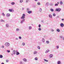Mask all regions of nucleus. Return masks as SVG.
I'll list each match as a JSON object with an SVG mask.
<instances>
[{
    "instance_id": "obj_5",
    "label": "nucleus",
    "mask_w": 64,
    "mask_h": 64,
    "mask_svg": "<svg viewBox=\"0 0 64 64\" xmlns=\"http://www.w3.org/2000/svg\"><path fill=\"white\" fill-rule=\"evenodd\" d=\"M24 21H25V19H22V20L20 22V23L21 24H22V23H23V22Z\"/></svg>"
},
{
    "instance_id": "obj_57",
    "label": "nucleus",
    "mask_w": 64,
    "mask_h": 64,
    "mask_svg": "<svg viewBox=\"0 0 64 64\" xmlns=\"http://www.w3.org/2000/svg\"><path fill=\"white\" fill-rule=\"evenodd\" d=\"M1 64H4V63L2 62V63Z\"/></svg>"
},
{
    "instance_id": "obj_51",
    "label": "nucleus",
    "mask_w": 64,
    "mask_h": 64,
    "mask_svg": "<svg viewBox=\"0 0 64 64\" xmlns=\"http://www.w3.org/2000/svg\"><path fill=\"white\" fill-rule=\"evenodd\" d=\"M2 14L3 16H5V14H4V13H3Z\"/></svg>"
},
{
    "instance_id": "obj_25",
    "label": "nucleus",
    "mask_w": 64,
    "mask_h": 64,
    "mask_svg": "<svg viewBox=\"0 0 64 64\" xmlns=\"http://www.w3.org/2000/svg\"><path fill=\"white\" fill-rule=\"evenodd\" d=\"M42 8H40V10H39V11L40 12H41L42 11Z\"/></svg>"
},
{
    "instance_id": "obj_28",
    "label": "nucleus",
    "mask_w": 64,
    "mask_h": 64,
    "mask_svg": "<svg viewBox=\"0 0 64 64\" xmlns=\"http://www.w3.org/2000/svg\"><path fill=\"white\" fill-rule=\"evenodd\" d=\"M22 45H23V46H24L25 45V43L24 42H23L22 43Z\"/></svg>"
},
{
    "instance_id": "obj_4",
    "label": "nucleus",
    "mask_w": 64,
    "mask_h": 64,
    "mask_svg": "<svg viewBox=\"0 0 64 64\" xmlns=\"http://www.w3.org/2000/svg\"><path fill=\"white\" fill-rule=\"evenodd\" d=\"M16 54L17 55H19V54H20V53L18 52V50H16Z\"/></svg>"
},
{
    "instance_id": "obj_35",
    "label": "nucleus",
    "mask_w": 64,
    "mask_h": 64,
    "mask_svg": "<svg viewBox=\"0 0 64 64\" xmlns=\"http://www.w3.org/2000/svg\"><path fill=\"white\" fill-rule=\"evenodd\" d=\"M58 4H55V6H58Z\"/></svg>"
},
{
    "instance_id": "obj_21",
    "label": "nucleus",
    "mask_w": 64,
    "mask_h": 64,
    "mask_svg": "<svg viewBox=\"0 0 64 64\" xmlns=\"http://www.w3.org/2000/svg\"><path fill=\"white\" fill-rule=\"evenodd\" d=\"M58 64H61V62H60V61H58Z\"/></svg>"
},
{
    "instance_id": "obj_19",
    "label": "nucleus",
    "mask_w": 64,
    "mask_h": 64,
    "mask_svg": "<svg viewBox=\"0 0 64 64\" xmlns=\"http://www.w3.org/2000/svg\"><path fill=\"white\" fill-rule=\"evenodd\" d=\"M32 13V11H28V13L29 14H30V13Z\"/></svg>"
},
{
    "instance_id": "obj_11",
    "label": "nucleus",
    "mask_w": 64,
    "mask_h": 64,
    "mask_svg": "<svg viewBox=\"0 0 64 64\" xmlns=\"http://www.w3.org/2000/svg\"><path fill=\"white\" fill-rule=\"evenodd\" d=\"M49 17L50 18H52V16L51 14H49Z\"/></svg>"
},
{
    "instance_id": "obj_17",
    "label": "nucleus",
    "mask_w": 64,
    "mask_h": 64,
    "mask_svg": "<svg viewBox=\"0 0 64 64\" xmlns=\"http://www.w3.org/2000/svg\"><path fill=\"white\" fill-rule=\"evenodd\" d=\"M49 51V50L48 49L45 52V53H48Z\"/></svg>"
},
{
    "instance_id": "obj_44",
    "label": "nucleus",
    "mask_w": 64,
    "mask_h": 64,
    "mask_svg": "<svg viewBox=\"0 0 64 64\" xmlns=\"http://www.w3.org/2000/svg\"><path fill=\"white\" fill-rule=\"evenodd\" d=\"M20 64H23V62H20Z\"/></svg>"
},
{
    "instance_id": "obj_13",
    "label": "nucleus",
    "mask_w": 64,
    "mask_h": 64,
    "mask_svg": "<svg viewBox=\"0 0 64 64\" xmlns=\"http://www.w3.org/2000/svg\"><path fill=\"white\" fill-rule=\"evenodd\" d=\"M49 57L50 58H52L53 57V54H50L49 55Z\"/></svg>"
},
{
    "instance_id": "obj_10",
    "label": "nucleus",
    "mask_w": 64,
    "mask_h": 64,
    "mask_svg": "<svg viewBox=\"0 0 64 64\" xmlns=\"http://www.w3.org/2000/svg\"><path fill=\"white\" fill-rule=\"evenodd\" d=\"M12 53L13 54H16V51H15V50H14L13 51Z\"/></svg>"
},
{
    "instance_id": "obj_29",
    "label": "nucleus",
    "mask_w": 64,
    "mask_h": 64,
    "mask_svg": "<svg viewBox=\"0 0 64 64\" xmlns=\"http://www.w3.org/2000/svg\"><path fill=\"white\" fill-rule=\"evenodd\" d=\"M0 58H3V56L2 55H0Z\"/></svg>"
},
{
    "instance_id": "obj_15",
    "label": "nucleus",
    "mask_w": 64,
    "mask_h": 64,
    "mask_svg": "<svg viewBox=\"0 0 64 64\" xmlns=\"http://www.w3.org/2000/svg\"><path fill=\"white\" fill-rule=\"evenodd\" d=\"M37 51H35V52H34L33 54H37Z\"/></svg>"
},
{
    "instance_id": "obj_60",
    "label": "nucleus",
    "mask_w": 64,
    "mask_h": 64,
    "mask_svg": "<svg viewBox=\"0 0 64 64\" xmlns=\"http://www.w3.org/2000/svg\"><path fill=\"white\" fill-rule=\"evenodd\" d=\"M12 56H13V54H12Z\"/></svg>"
},
{
    "instance_id": "obj_18",
    "label": "nucleus",
    "mask_w": 64,
    "mask_h": 64,
    "mask_svg": "<svg viewBox=\"0 0 64 64\" xmlns=\"http://www.w3.org/2000/svg\"><path fill=\"white\" fill-rule=\"evenodd\" d=\"M46 6H48L49 5V3L47 2L46 3Z\"/></svg>"
},
{
    "instance_id": "obj_59",
    "label": "nucleus",
    "mask_w": 64,
    "mask_h": 64,
    "mask_svg": "<svg viewBox=\"0 0 64 64\" xmlns=\"http://www.w3.org/2000/svg\"><path fill=\"white\" fill-rule=\"evenodd\" d=\"M35 1H37V0H35Z\"/></svg>"
},
{
    "instance_id": "obj_24",
    "label": "nucleus",
    "mask_w": 64,
    "mask_h": 64,
    "mask_svg": "<svg viewBox=\"0 0 64 64\" xmlns=\"http://www.w3.org/2000/svg\"><path fill=\"white\" fill-rule=\"evenodd\" d=\"M8 10L10 12H12V9H9Z\"/></svg>"
},
{
    "instance_id": "obj_42",
    "label": "nucleus",
    "mask_w": 64,
    "mask_h": 64,
    "mask_svg": "<svg viewBox=\"0 0 64 64\" xmlns=\"http://www.w3.org/2000/svg\"><path fill=\"white\" fill-rule=\"evenodd\" d=\"M46 43L48 44L49 43V42L48 41H46Z\"/></svg>"
},
{
    "instance_id": "obj_38",
    "label": "nucleus",
    "mask_w": 64,
    "mask_h": 64,
    "mask_svg": "<svg viewBox=\"0 0 64 64\" xmlns=\"http://www.w3.org/2000/svg\"><path fill=\"white\" fill-rule=\"evenodd\" d=\"M37 4L38 5H40V2H38V3Z\"/></svg>"
},
{
    "instance_id": "obj_39",
    "label": "nucleus",
    "mask_w": 64,
    "mask_h": 64,
    "mask_svg": "<svg viewBox=\"0 0 64 64\" xmlns=\"http://www.w3.org/2000/svg\"><path fill=\"white\" fill-rule=\"evenodd\" d=\"M60 38H63V36H60Z\"/></svg>"
},
{
    "instance_id": "obj_61",
    "label": "nucleus",
    "mask_w": 64,
    "mask_h": 64,
    "mask_svg": "<svg viewBox=\"0 0 64 64\" xmlns=\"http://www.w3.org/2000/svg\"><path fill=\"white\" fill-rule=\"evenodd\" d=\"M38 49H40V48H38Z\"/></svg>"
},
{
    "instance_id": "obj_7",
    "label": "nucleus",
    "mask_w": 64,
    "mask_h": 64,
    "mask_svg": "<svg viewBox=\"0 0 64 64\" xmlns=\"http://www.w3.org/2000/svg\"><path fill=\"white\" fill-rule=\"evenodd\" d=\"M60 25L61 27H64V24L63 23H62L60 24Z\"/></svg>"
},
{
    "instance_id": "obj_23",
    "label": "nucleus",
    "mask_w": 64,
    "mask_h": 64,
    "mask_svg": "<svg viewBox=\"0 0 64 64\" xmlns=\"http://www.w3.org/2000/svg\"><path fill=\"white\" fill-rule=\"evenodd\" d=\"M11 4L12 5H14V4H15V2H12L11 3Z\"/></svg>"
},
{
    "instance_id": "obj_52",
    "label": "nucleus",
    "mask_w": 64,
    "mask_h": 64,
    "mask_svg": "<svg viewBox=\"0 0 64 64\" xmlns=\"http://www.w3.org/2000/svg\"><path fill=\"white\" fill-rule=\"evenodd\" d=\"M16 40H18V38H16Z\"/></svg>"
},
{
    "instance_id": "obj_55",
    "label": "nucleus",
    "mask_w": 64,
    "mask_h": 64,
    "mask_svg": "<svg viewBox=\"0 0 64 64\" xmlns=\"http://www.w3.org/2000/svg\"><path fill=\"white\" fill-rule=\"evenodd\" d=\"M8 62V60H6V62Z\"/></svg>"
},
{
    "instance_id": "obj_54",
    "label": "nucleus",
    "mask_w": 64,
    "mask_h": 64,
    "mask_svg": "<svg viewBox=\"0 0 64 64\" xmlns=\"http://www.w3.org/2000/svg\"><path fill=\"white\" fill-rule=\"evenodd\" d=\"M62 21H64V19H62Z\"/></svg>"
},
{
    "instance_id": "obj_40",
    "label": "nucleus",
    "mask_w": 64,
    "mask_h": 64,
    "mask_svg": "<svg viewBox=\"0 0 64 64\" xmlns=\"http://www.w3.org/2000/svg\"><path fill=\"white\" fill-rule=\"evenodd\" d=\"M19 38L20 39H21L22 38L21 36H19Z\"/></svg>"
},
{
    "instance_id": "obj_48",
    "label": "nucleus",
    "mask_w": 64,
    "mask_h": 64,
    "mask_svg": "<svg viewBox=\"0 0 64 64\" xmlns=\"http://www.w3.org/2000/svg\"><path fill=\"white\" fill-rule=\"evenodd\" d=\"M1 47L2 48H3L4 47V46H2Z\"/></svg>"
},
{
    "instance_id": "obj_26",
    "label": "nucleus",
    "mask_w": 64,
    "mask_h": 64,
    "mask_svg": "<svg viewBox=\"0 0 64 64\" xmlns=\"http://www.w3.org/2000/svg\"><path fill=\"white\" fill-rule=\"evenodd\" d=\"M60 4L61 5H62V4H63V2H62V1H60Z\"/></svg>"
},
{
    "instance_id": "obj_45",
    "label": "nucleus",
    "mask_w": 64,
    "mask_h": 64,
    "mask_svg": "<svg viewBox=\"0 0 64 64\" xmlns=\"http://www.w3.org/2000/svg\"><path fill=\"white\" fill-rule=\"evenodd\" d=\"M41 21L42 22V23H44V20H42Z\"/></svg>"
},
{
    "instance_id": "obj_56",
    "label": "nucleus",
    "mask_w": 64,
    "mask_h": 64,
    "mask_svg": "<svg viewBox=\"0 0 64 64\" xmlns=\"http://www.w3.org/2000/svg\"><path fill=\"white\" fill-rule=\"evenodd\" d=\"M50 5H53V4H50Z\"/></svg>"
},
{
    "instance_id": "obj_33",
    "label": "nucleus",
    "mask_w": 64,
    "mask_h": 64,
    "mask_svg": "<svg viewBox=\"0 0 64 64\" xmlns=\"http://www.w3.org/2000/svg\"><path fill=\"white\" fill-rule=\"evenodd\" d=\"M44 60L45 61H46V62H48V60H46L45 59H44Z\"/></svg>"
},
{
    "instance_id": "obj_8",
    "label": "nucleus",
    "mask_w": 64,
    "mask_h": 64,
    "mask_svg": "<svg viewBox=\"0 0 64 64\" xmlns=\"http://www.w3.org/2000/svg\"><path fill=\"white\" fill-rule=\"evenodd\" d=\"M23 60L24 61V62H27V59L25 58L23 59Z\"/></svg>"
},
{
    "instance_id": "obj_34",
    "label": "nucleus",
    "mask_w": 64,
    "mask_h": 64,
    "mask_svg": "<svg viewBox=\"0 0 64 64\" xmlns=\"http://www.w3.org/2000/svg\"><path fill=\"white\" fill-rule=\"evenodd\" d=\"M29 1V0H26V3H28V2Z\"/></svg>"
},
{
    "instance_id": "obj_9",
    "label": "nucleus",
    "mask_w": 64,
    "mask_h": 64,
    "mask_svg": "<svg viewBox=\"0 0 64 64\" xmlns=\"http://www.w3.org/2000/svg\"><path fill=\"white\" fill-rule=\"evenodd\" d=\"M16 30L17 32H18V31H20V29L18 28H16Z\"/></svg>"
},
{
    "instance_id": "obj_49",
    "label": "nucleus",
    "mask_w": 64,
    "mask_h": 64,
    "mask_svg": "<svg viewBox=\"0 0 64 64\" xmlns=\"http://www.w3.org/2000/svg\"><path fill=\"white\" fill-rule=\"evenodd\" d=\"M27 11H29L30 10L29 9V8H27Z\"/></svg>"
},
{
    "instance_id": "obj_3",
    "label": "nucleus",
    "mask_w": 64,
    "mask_h": 64,
    "mask_svg": "<svg viewBox=\"0 0 64 64\" xmlns=\"http://www.w3.org/2000/svg\"><path fill=\"white\" fill-rule=\"evenodd\" d=\"M61 9L60 8H58L56 9V11L58 12H60V11H61Z\"/></svg>"
},
{
    "instance_id": "obj_36",
    "label": "nucleus",
    "mask_w": 64,
    "mask_h": 64,
    "mask_svg": "<svg viewBox=\"0 0 64 64\" xmlns=\"http://www.w3.org/2000/svg\"><path fill=\"white\" fill-rule=\"evenodd\" d=\"M53 16H56V14H55L54 13L53 14Z\"/></svg>"
},
{
    "instance_id": "obj_2",
    "label": "nucleus",
    "mask_w": 64,
    "mask_h": 64,
    "mask_svg": "<svg viewBox=\"0 0 64 64\" xmlns=\"http://www.w3.org/2000/svg\"><path fill=\"white\" fill-rule=\"evenodd\" d=\"M25 18V14H23L22 16L21 17V19H24Z\"/></svg>"
},
{
    "instance_id": "obj_20",
    "label": "nucleus",
    "mask_w": 64,
    "mask_h": 64,
    "mask_svg": "<svg viewBox=\"0 0 64 64\" xmlns=\"http://www.w3.org/2000/svg\"><path fill=\"white\" fill-rule=\"evenodd\" d=\"M0 21L1 22H5V21L3 19H1L0 20Z\"/></svg>"
},
{
    "instance_id": "obj_27",
    "label": "nucleus",
    "mask_w": 64,
    "mask_h": 64,
    "mask_svg": "<svg viewBox=\"0 0 64 64\" xmlns=\"http://www.w3.org/2000/svg\"><path fill=\"white\" fill-rule=\"evenodd\" d=\"M23 2V0H20V3H22Z\"/></svg>"
},
{
    "instance_id": "obj_58",
    "label": "nucleus",
    "mask_w": 64,
    "mask_h": 64,
    "mask_svg": "<svg viewBox=\"0 0 64 64\" xmlns=\"http://www.w3.org/2000/svg\"><path fill=\"white\" fill-rule=\"evenodd\" d=\"M57 4H59V2H57Z\"/></svg>"
},
{
    "instance_id": "obj_46",
    "label": "nucleus",
    "mask_w": 64,
    "mask_h": 64,
    "mask_svg": "<svg viewBox=\"0 0 64 64\" xmlns=\"http://www.w3.org/2000/svg\"><path fill=\"white\" fill-rule=\"evenodd\" d=\"M54 31V30H53V29H52L51 30V31L52 32H53V31Z\"/></svg>"
},
{
    "instance_id": "obj_12",
    "label": "nucleus",
    "mask_w": 64,
    "mask_h": 64,
    "mask_svg": "<svg viewBox=\"0 0 64 64\" xmlns=\"http://www.w3.org/2000/svg\"><path fill=\"white\" fill-rule=\"evenodd\" d=\"M6 27H7V28L9 27V24H6Z\"/></svg>"
},
{
    "instance_id": "obj_32",
    "label": "nucleus",
    "mask_w": 64,
    "mask_h": 64,
    "mask_svg": "<svg viewBox=\"0 0 64 64\" xmlns=\"http://www.w3.org/2000/svg\"><path fill=\"white\" fill-rule=\"evenodd\" d=\"M7 52L8 53H9V52H10V50H8L7 51Z\"/></svg>"
},
{
    "instance_id": "obj_47",
    "label": "nucleus",
    "mask_w": 64,
    "mask_h": 64,
    "mask_svg": "<svg viewBox=\"0 0 64 64\" xmlns=\"http://www.w3.org/2000/svg\"><path fill=\"white\" fill-rule=\"evenodd\" d=\"M56 47L57 48H59V46H57Z\"/></svg>"
},
{
    "instance_id": "obj_53",
    "label": "nucleus",
    "mask_w": 64,
    "mask_h": 64,
    "mask_svg": "<svg viewBox=\"0 0 64 64\" xmlns=\"http://www.w3.org/2000/svg\"><path fill=\"white\" fill-rule=\"evenodd\" d=\"M62 40H64V37H63L62 38Z\"/></svg>"
},
{
    "instance_id": "obj_43",
    "label": "nucleus",
    "mask_w": 64,
    "mask_h": 64,
    "mask_svg": "<svg viewBox=\"0 0 64 64\" xmlns=\"http://www.w3.org/2000/svg\"><path fill=\"white\" fill-rule=\"evenodd\" d=\"M37 48H40V46H37Z\"/></svg>"
},
{
    "instance_id": "obj_30",
    "label": "nucleus",
    "mask_w": 64,
    "mask_h": 64,
    "mask_svg": "<svg viewBox=\"0 0 64 64\" xmlns=\"http://www.w3.org/2000/svg\"><path fill=\"white\" fill-rule=\"evenodd\" d=\"M50 10L51 11H52V12H53V11H54V10L53 9H51Z\"/></svg>"
},
{
    "instance_id": "obj_37",
    "label": "nucleus",
    "mask_w": 64,
    "mask_h": 64,
    "mask_svg": "<svg viewBox=\"0 0 64 64\" xmlns=\"http://www.w3.org/2000/svg\"><path fill=\"white\" fill-rule=\"evenodd\" d=\"M38 30H39V31H41V28H38Z\"/></svg>"
},
{
    "instance_id": "obj_22",
    "label": "nucleus",
    "mask_w": 64,
    "mask_h": 64,
    "mask_svg": "<svg viewBox=\"0 0 64 64\" xmlns=\"http://www.w3.org/2000/svg\"><path fill=\"white\" fill-rule=\"evenodd\" d=\"M28 28L29 30H30V29H32V27L31 26H29L28 27Z\"/></svg>"
},
{
    "instance_id": "obj_1",
    "label": "nucleus",
    "mask_w": 64,
    "mask_h": 64,
    "mask_svg": "<svg viewBox=\"0 0 64 64\" xmlns=\"http://www.w3.org/2000/svg\"><path fill=\"white\" fill-rule=\"evenodd\" d=\"M5 45L6 47H8L10 45V43L8 42H6L5 43Z\"/></svg>"
},
{
    "instance_id": "obj_6",
    "label": "nucleus",
    "mask_w": 64,
    "mask_h": 64,
    "mask_svg": "<svg viewBox=\"0 0 64 64\" xmlns=\"http://www.w3.org/2000/svg\"><path fill=\"white\" fill-rule=\"evenodd\" d=\"M6 17H9L10 16V14H6Z\"/></svg>"
},
{
    "instance_id": "obj_14",
    "label": "nucleus",
    "mask_w": 64,
    "mask_h": 64,
    "mask_svg": "<svg viewBox=\"0 0 64 64\" xmlns=\"http://www.w3.org/2000/svg\"><path fill=\"white\" fill-rule=\"evenodd\" d=\"M42 41L43 42H45V39L44 38H42Z\"/></svg>"
},
{
    "instance_id": "obj_16",
    "label": "nucleus",
    "mask_w": 64,
    "mask_h": 64,
    "mask_svg": "<svg viewBox=\"0 0 64 64\" xmlns=\"http://www.w3.org/2000/svg\"><path fill=\"white\" fill-rule=\"evenodd\" d=\"M56 31L58 32H60V29L59 28H57L56 29Z\"/></svg>"
},
{
    "instance_id": "obj_41",
    "label": "nucleus",
    "mask_w": 64,
    "mask_h": 64,
    "mask_svg": "<svg viewBox=\"0 0 64 64\" xmlns=\"http://www.w3.org/2000/svg\"><path fill=\"white\" fill-rule=\"evenodd\" d=\"M38 27L39 28H40V27H41V25L40 24H39L38 25Z\"/></svg>"
},
{
    "instance_id": "obj_31",
    "label": "nucleus",
    "mask_w": 64,
    "mask_h": 64,
    "mask_svg": "<svg viewBox=\"0 0 64 64\" xmlns=\"http://www.w3.org/2000/svg\"><path fill=\"white\" fill-rule=\"evenodd\" d=\"M35 60H38V58H35Z\"/></svg>"
},
{
    "instance_id": "obj_50",
    "label": "nucleus",
    "mask_w": 64,
    "mask_h": 64,
    "mask_svg": "<svg viewBox=\"0 0 64 64\" xmlns=\"http://www.w3.org/2000/svg\"><path fill=\"white\" fill-rule=\"evenodd\" d=\"M22 10H24V8H22Z\"/></svg>"
}]
</instances>
